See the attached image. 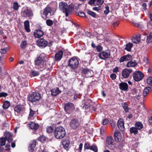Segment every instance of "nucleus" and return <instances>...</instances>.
Segmentation results:
<instances>
[{"label": "nucleus", "instance_id": "nucleus-14", "mask_svg": "<svg viewBox=\"0 0 152 152\" xmlns=\"http://www.w3.org/2000/svg\"><path fill=\"white\" fill-rule=\"evenodd\" d=\"M132 72L131 69H128L126 68L124 69L122 72L123 77L125 78H127L130 74Z\"/></svg>", "mask_w": 152, "mask_h": 152}, {"label": "nucleus", "instance_id": "nucleus-31", "mask_svg": "<svg viewBox=\"0 0 152 152\" xmlns=\"http://www.w3.org/2000/svg\"><path fill=\"white\" fill-rule=\"evenodd\" d=\"M135 126L138 130H141L143 128V125L140 122H138L135 124Z\"/></svg>", "mask_w": 152, "mask_h": 152}, {"label": "nucleus", "instance_id": "nucleus-25", "mask_svg": "<svg viewBox=\"0 0 152 152\" xmlns=\"http://www.w3.org/2000/svg\"><path fill=\"white\" fill-rule=\"evenodd\" d=\"M37 142L36 140H33L30 143L28 148L29 150L32 152L34 150V148L35 147Z\"/></svg>", "mask_w": 152, "mask_h": 152}, {"label": "nucleus", "instance_id": "nucleus-50", "mask_svg": "<svg viewBox=\"0 0 152 152\" xmlns=\"http://www.w3.org/2000/svg\"><path fill=\"white\" fill-rule=\"evenodd\" d=\"M91 146L88 143L86 142L84 145V148L85 149H89Z\"/></svg>", "mask_w": 152, "mask_h": 152}, {"label": "nucleus", "instance_id": "nucleus-61", "mask_svg": "<svg viewBox=\"0 0 152 152\" xmlns=\"http://www.w3.org/2000/svg\"><path fill=\"white\" fill-rule=\"evenodd\" d=\"M119 24V23L118 21H116L113 23V25L114 27L117 26Z\"/></svg>", "mask_w": 152, "mask_h": 152}, {"label": "nucleus", "instance_id": "nucleus-1", "mask_svg": "<svg viewBox=\"0 0 152 152\" xmlns=\"http://www.w3.org/2000/svg\"><path fill=\"white\" fill-rule=\"evenodd\" d=\"M59 10L64 13L66 16L67 17L73 11L75 8L76 9L77 7L73 4H71L68 6L67 3L61 1L59 4Z\"/></svg>", "mask_w": 152, "mask_h": 152}, {"label": "nucleus", "instance_id": "nucleus-30", "mask_svg": "<svg viewBox=\"0 0 152 152\" xmlns=\"http://www.w3.org/2000/svg\"><path fill=\"white\" fill-rule=\"evenodd\" d=\"M151 91V88L150 87H146L143 91V94L144 97H145Z\"/></svg>", "mask_w": 152, "mask_h": 152}, {"label": "nucleus", "instance_id": "nucleus-29", "mask_svg": "<svg viewBox=\"0 0 152 152\" xmlns=\"http://www.w3.org/2000/svg\"><path fill=\"white\" fill-rule=\"evenodd\" d=\"M137 63L135 61H129L127 64L126 66L127 67H134L136 66Z\"/></svg>", "mask_w": 152, "mask_h": 152}, {"label": "nucleus", "instance_id": "nucleus-44", "mask_svg": "<svg viewBox=\"0 0 152 152\" xmlns=\"http://www.w3.org/2000/svg\"><path fill=\"white\" fill-rule=\"evenodd\" d=\"M90 72V71L89 70L87 69H82V73L85 75L88 74Z\"/></svg>", "mask_w": 152, "mask_h": 152}, {"label": "nucleus", "instance_id": "nucleus-8", "mask_svg": "<svg viewBox=\"0 0 152 152\" xmlns=\"http://www.w3.org/2000/svg\"><path fill=\"white\" fill-rule=\"evenodd\" d=\"M69 125L71 129L75 130L79 127L80 122L77 119H73L71 120Z\"/></svg>", "mask_w": 152, "mask_h": 152}, {"label": "nucleus", "instance_id": "nucleus-4", "mask_svg": "<svg viewBox=\"0 0 152 152\" xmlns=\"http://www.w3.org/2000/svg\"><path fill=\"white\" fill-rule=\"evenodd\" d=\"M28 100L31 102L39 101L41 98V94L37 92H33L29 94L28 96Z\"/></svg>", "mask_w": 152, "mask_h": 152}, {"label": "nucleus", "instance_id": "nucleus-20", "mask_svg": "<svg viewBox=\"0 0 152 152\" xmlns=\"http://www.w3.org/2000/svg\"><path fill=\"white\" fill-rule=\"evenodd\" d=\"M128 85L125 82H121L119 83V87L120 89L124 91H127L128 89Z\"/></svg>", "mask_w": 152, "mask_h": 152}, {"label": "nucleus", "instance_id": "nucleus-63", "mask_svg": "<svg viewBox=\"0 0 152 152\" xmlns=\"http://www.w3.org/2000/svg\"><path fill=\"white\" fill-rule=\"evenodd\" d=\"M3 58H4L3 57V55H2L0 57V63L1 64H3V63L2 61V60L3 59Z\"/></svg>", "mask_w": 152, "mask_h": 152}, {"label": "nucleus", "instance_id": "nucleus-27", "mask_svg": "<svg viewBox=\"0 0 152 152\" xmlns=\"http://www.w3.org/2000/svg\"><path fill=\"white\" fill-rule=\"evenodd\" d=\"M140 36L141 34H140L139 35L136 36L135 37H133L132 39V42L135 43H137L140 42Z\"/></svg>", "mask_w": 152, "mask_h": 152}, {"label": "nucleus", "instance_id": "nucleus-26", "mask_svg": "<svg viewBox=\"0 0 152 152\" xmlns=\"http://www.w3.org/2000/svg\"><path fill=\"white\" fill-rule=\"evenodd\" d=\"M62 144L64 148L67 151L70 144L69 141L68 140H64L62 142Z\"/></svg>", "mask_w": 152, "mask_h": 152}, {"label": "nucleus", "instance_id": "nucleus-48", "mask_svg": "<svg viewBox=\"0 0 152 152\" xmlns=\"http://www.w3.org/2000/svg\"><path fill=\"white\" fill-rule=\"evenodd\" d=\"M104 1V0H96V4L99 5L103 4Z\"/></svg>", "mask_w": 152, "mask_h": 152}, {"label": "nucleus", "instance_id": "nucleus-19", "mask_svg": "<svg viewBox=\"0 0 152 152\" xmlns=\"http://www.w3.org/2000/svg\"><path fill=\"white\" fill-rule=\"evenodd\" d=\"M28 126L32 129L36 130L38 129L39 125L33 122H29L28 124Z\"/></svg>", "mask_w": 152, "mask_h": 152}, {"label": "nucleus", "instance_id": "nucleus-49", "mask_svg": "<svg viewBox=\"0 0 152 152\" xmlns=\"http://www.w3.org/2000/svg\"><path fill=\"white\" fill-rule=\"evenodd\" d=\"M38 139L39 140L41 141V142H43L46 140V138L45 137L42 136L40 137Z\"/></svg>", "mask_w": 152, "mask_h": 152}, {"label": "nucleus", "instance_id": "nucleus-7", "mask_svg": "<svg viewBox=\"0 0 152 152\" xmlns=\"http://www.w3.org/2000/svg\"><path fill=\"white\" fill-rule=\"evenodd\" d=\"M65 111L68 113H71L75 110V106L72 103L68 102L65 103L64 106Z\"/></svg>", "mask_w": 152, "mask_h": 152}, {"label": "nucleus", "instance_id": "nucleus-56", "mask_svg": "<svg viewBox=\"0 0 152 152\" xmlns=\"http://www.w3.org/2000/svg\"><path fill=\"white\" fill-rule=\"evenodd\" d=\"M142 6V7L143 9L145 10H146L147 9L146 7L147 6V4L146 3H143Z\"/></svg>", "mask_w": 152, "mask_h": 152}, {"label": "nucleus", "instance_id": "nucleus-53", "mask_svg": "<svg viewBox=\"0 0 152 152\" xmlns=\"http://www.w3.org/2000/svg\"><path fill=\"white\" fill-rule=\"evenodd\" d=\"M76 13L77 15H78L79 16H81V17H84L85 16V14L83 12H80L79 13H77V12H76Z\"/></svg>", "mask_w": 152, "mask_h": 152}, {"label": "nucleus", "instance_id": "nucleus-11", "mask_svg": "<svg viewBox=\"0 0 152 152\" xmlns=\"http://www.w3.org/2000/svg\"><path fill=\"white\" fill-rule=\"evenodd\" d=\"M48 44V42L45 39L41 38L37 41V44L39 47L45 48L46 47Z\"/></svg>", "mask_w": 152, "mask_h": 152}, {"label": "nucleus", "instance_id": "nucleus-52", "mask_svg": "<svg viewBox=\"0 0 152 152\" xmlns=\"http://www.w3.org/2000/svg\"><path fill=\"white\" fill-rule=\"evenodd\" d=\"M8 95V94L5 92H1L0 93V97H5Z\"/></svg>", "mask_w": 152, "mask_h": 152}, {"label": "nucleus", "instance_id": "nucleus-23", "mask_svg": "<svg viewBox=\"0 0 152 152\" xmlns=\"http://www.w3.org/2000/svg\"><path fill=\"white\" fill-rule=\"evenodd\" d=\"M51 95L53 96H56L61 93V91L59 90L58 88H53L51 90Z\"/></svg>", "mask_w": 152, "mask_h": 152}, {"label": "nucleus", "instance_id": "nucleus-54", "mask_svg": "<svg viewBox=\"0 0 152 152\" xmlns=\"http://www.w3.org/2000/svg\"><path fill=\"white\" fill-rule=\"evenodd\" d=\"M110 77L112 80H114L116 79V75L115 74L113 73L110 75Z\"/></svg>", "mask_w": 152, "mask_h": 152}, {"label": "nucleus", "instance_id": "nucleus-13", "mask_svg": "<svg viewBox=\"0 0 152 152\" xmlns=\"http://www.w3.org/2000/svg\"><path fill=\"white\" fill-rule=\"evenodd\" d=\"M14 109L15 112L18 113H20L24 111L25 110L24 107L21 105H16L14 107Z\"/></svg>", "mask_w": 152, "mask_h": 152}, {"label": "nucleus", "instance_id": "nucleus-43", "mask_svg": "<svg viewBox=\"0 0 152 152\" xmlns=\"http://www.w3.org/2000/svg\"><path fill=\"white\" fill-rule=\"evenodd\" d=\"M31 73L33 76H36L39 75V73L38 71L35 70H32Z\"/></svg>", "mask_w": 152, "mask_h": 152}, {"label": "nucleus", "instance_id": "nucleus-5", "mask_svg": "<svg viewBox=\"0 0 152 152\" xmlns=\"http://www.w3.org/2000/svg\"><path fill=\"white\" fill-rule=\"evenodd\" d=\"M106 144L107 146L110 150H113L116 148V144L114 142V140L111 136L107 137Z\"/></svg>", "mask_w": 152, "mask_h": 152}, {"label": "nucleus", "instance_id": "nucleus-62", "mask_svg": "<svg viewBox=\"0 0 152 152\" xmlns=\"http://www.w3.org/2000/svg\"><path fill=\"white\" fill-rule=\"evenodd\" d=\"M5 147L6 150H10V145L7 144L5 146Z\"/></svg>", "mask_w": 152, "mask_h": 152}, {"label": "nucleus", "instance_id": "nucleus-18", "mask_svg": "<svg viewBox=\"0 0 152 152\" xmlns=\"http://www.w3.org/2000/svg\"><path fill=\"white\" fill-rule=\"evenodd\" d=\"M132 58V56L129 54L124 55L121 57L119 59L120 63L123 62L125 61H128Z\"/></svg>", "mask_w": 152, "mask_h": 152}, {"label": "nucleus", "instance_id": "nucleus-46", "mask_svg": "<svg viewBox=\"0 0 152 152\" xmlns=\"http://www.w3.org/2000/svg\"><path fill=\"white\" fill-rule=\"evenodd\" d=\"M30 112L28 118L29 119H31L33 116L35 112L31 108H30Z\"/></svg>", "mask_w": 152, "mask_h": 152}, {"label": "nucleus", "instance_id": "nucleus-45", "mask_svg": "<svg viewBox=\"0 0 152 152\" xmlns=\"http://www.w3.org/2000/svg\"><path fill=\"white\" fill-rule=\"evenodd\" d=\"M46 23L47 25L49 26H52L53 24V21L51 20L48 19L46 20Z\"/></svg>", "mask_w": 152, "mask_h": 152}, {"label": "nucleus", "instance_id": "nucleus-12", "mask_svg": "<svg viewBox=\"0 0 152 152\" xmlns=\"http://www.w3.org/2000/svg\"><path fill=\"white\" fill-rule=\"evenodd\" d=\"M63 52L62 50H58L55 56V60L56 61L61 60L63 57Z\"/></svg>", "mask_w": 152, "mask_h": 152}, {"label": "nucleus", "instance_id": "nucleus-39", "mask_svg": "<svg viewBox=\"0 0 152 152\" xmlns=\"http://www.w3.org/2000/svg\"><path fill=\"white\" fill-rule=\"evenodd\" d=\"M87 12L89 15H91L94 18H96V15L95 12L89 10H87Z\"/></svg>", "mask_w": 152, "mask_h": 152}, {"label": "nucleus", "instance_id": "nucleus-57", "mask_svg": "<svg viewBox=\"0 0 152 152\" xmlns=\"http://www.w3.org/2000/svg\"><path fill=\"white\" fill-rule=\"evenodd\" d=\"M118 71V67H116L115 68H114L113 70V72L117 73Z\"/></svg>", "mask_w": 152, "mask_h": 152}, {"label": "nucleus", "instance_id": "nucleus-37", "mask_svg": "<svg viewBox=\"0 0 152 152\" xmlns=\"http://www.w3.org/2000/svg\"><path fill=\"white\" fill-rule=\"evenodd\" d=\"M6 139L5 138L1 137L0 138V145L1 146H4L5 145Z\"/></svg>", "mask_w": 152, "mask_h": 152}, {"label": "nucleus", "instance_id": "nucleus-16", "mask_svg": "<svg viewBox=\"0 0 152 152\" xmlns=\"http://www.w3.org/2000/svg\"><path fill=\"white\" fill-rule=\"evenodd\" d=\"M33 15V13L31 10L28 9H26L23 12V16L24 17L30 18Z\"/></svg>", "mask_w": 152, "mask_h": 152}, {"label": "nucleus", "instance_id": "nucleus-58", "mask_svg": "<svg viewBox=\"0 0 152 152\" xmlns=\"http://www.w3.org/2000/svg\"><path fill=\"white\" fill-rule=\"evenodd\" d=\"M6 48L1 49V50L0 53H1L4 54L7 52Z\"/></svg>", "mask_w": 152, "mask_h": 152}, {"label": "nucleus", "instance_id": "nucleus-28", "mask_svg": "<svg viewBox=\"0 0 152 152\" xmlns=\"http://www.w3.org/2000/svg\"><path fill=\"white\" fill-rule=\"evenodd\" d=\"M24 27L26 31L28 32L30 31V30L29 28V21L28 20H26L24 23Z\"/></svg>", "mask_w": 152, "mask_h": 152}, {"label": "nucleus", "instance_id": "nucleus-42", "mask_svg": "<svg viewBox=\"0 0 152 152\" xmlns=\"http://www.w3.org/2000/svg\"><path fill=\"white\" fill-rule=\"evenodd\" d=\"M53 130V128L52 126H48L46 128V132L48 133H52Z\"/></svg>", "mask_w": 152, "mask_h": 152}, {"label": "nucleus", "instance_id": "nucleus-10", "mask_svg": "<svg viewBox=\"0 0 152 152\" xmlns=\"http://www.w3.org/2000/svg\"><path fill=\"white\" fill-rule=\"evenodd\" d=\"M43 14L46 18H49L50 16L53 15L52 12V9L49 6H47L44 9Z\"/></svg>", "mask_w": 152, "mask_h": 152}, {"label": "nucleus", "instance_id": "nucleus-33", "mask_svg": "<svg viewBox=\"0 0 152 152\" xmlns=\"http://www.w3.org/2000/svg\"><path fill=\"white\" fill-rule=\"evenodd\" d=\"M122 107L126 113L129 112L130 108L128 107L126 103L125 102L122 104Z\"/></svg>", "mask_w": 152, "mask_h": 152}, {"label": "nucleus", "instance_id": "nucleus-22", "mask_svg": "<svg viewBox=\"0 0 152 152\" xmlns=\"http://www.w3.org/2000/svg\"><path fill=\"white\" fill-rule=\"evenodd\" d=\"M44 34L43 32L41 30L38 29L35 31L34 32V36L37 38H40Z\"/></svg>", "mask_w": 152, "mask_h": 152}, {"label": "nucleus", "instance_id": "nucleus-15", "mask_svg": "<svg viewBox=\"0 0 152 152\" xmlns=\"http://www.w3.org/2000/svg\"><path fill=\"white\" fill-rule=\"evenodd\" d=\"M117 125L118 128L121 131L124 129V123L123 120L122 118H120L118 121Z\"/></svg>", "mask_w": 152, "mask_h": 152}, {"label": "nucleus", "instance_id": "nucleus-59", "mask_svg": "<svg viewBox=\"0 0 152 152\" xmlns=\"http://www.w3.org/2000/svg\"><path fill=\"white\" fill-rule=\"evenodd\" d=\"M143 61L146 64L149 63V61L148 58L146 57H144L143 58Z\"/></svg>", "mask_w": 152, "mask_h": 152}, {"label": "nucleus", "instance_id": "nucleus-3", "mask_svg": "<svg viewBox=\"0 0 152 152\" xmlns=\"http://www.w3.org/2000/svg\"><path fill=\"white\" fill-rule=\"evenodd\" d=\"M65 134L64 129L61 126L56 128L54 132V136L58 139L62 138L65 136Z\"/></svg>", "mask_w": 152, "mask_h": 152}, {"label": "nucleus", "instance_id": "nucleus-24", "mask_svg": "<svg viewBox=\"0 0 152 152\" xmlns=\"http://www.w3.org/2000/svg\"><path fill=\"white\" fill-rule=\"evenodd\" d=\"M4 138H5L6 140H7L9 143L11 142L13 140L12 134L10 132L6 133V136Z\"/></svg>", "mask_w": 152, "mask_h": 152}, {"label": "nucleus", "instance_id": "nucleus-40", "mask_svg": "<svg viewBox=\"0 0 152 152\" xmlns=\"http://www.w3.org/2000/svg\"><path fill=\"white\" fill-rule=\"evenodd\" d=\"M20 6L18 3L17 2H15L13 3V8L15 10H17Z\"/></svg>", "mask_w": 152, "mask_h": 152}, {"label": "nucleus", "instance_id": "nucleus-55", "mask_svg": "<svg viewBox=\"0 0 152 152\" xmlns=\"http://www.w3.org/2000/svg\"><path fill=\"white\" fill-rule=\"evenodd\" d=\"M109 122V120L107 119H105L103 120L102 123L103 125H106Z\"/></svg>", "mask_w": 152, "mask_h": 152}, {"label": "nucleus", "instance_id": "nucleus-17", "mask_svg": "<svg viewBox=\"0 0 152 152\" xmlns=\"http://www.w3.org/2000/svg\"><path fill=\"white\" fill-rule=\"evenodd\" d=\"M114 137L116 142H119L121 139V134L118 131L115 132L114 134Z\"/></svg>", "mask_w": 152, "mask_h": 152}, {"label": "nucleus", "instance_id": "nucleus-36", "mask_svg": "<svg viewBox=\"0 0 152 152\" xmlns=\"http://www.w3.org/2000/svg\"><path fill=\"white\" fill-rule=\"evenodd\" d=\"M10 105V102L8 101H6L4 102L3 107L4 109H7L9 107Z\"/></svg>", "mask_w": 152, "mask_h": 152}, {"label": "nucleus", "instance_id": "nucleus-38", "mask_svg": "<svg viewBox=\"0 0 152 152\" xmlns=\"http://www.w3.org/2000/svg\"><path fill=\"white\" fill-rule=\"evenodd\" d=\"M27 43L26 41L22 42L20 45V48L23 49H25L27 46Z\"/></svg>", "mask_w": 152, "mask_h": 152}, {"label": "nucleus", "instance_id": "nucleus-21", "mask_svg": "<svg viewBox=\"0 0 152 152\" xmlns=\"http://www.w3.org/2000/svg\"><path fill=\"white\" fill-rule=\"evenodd\" d=\"M110 55L106 52H102L99 53V57L100 58L105 60L107 58H109Z\"/></svg>", "mask_w": 152, "mask_h": 152}, {"label": "nucleus", "instance_id": "nucleus-60", "mask_svg": "<svg viewBox=\"0 0 152 152\" xmlns=\"http://www.w3.org/2000/svg\"><path fill=\"white\" fill-rule=\"evenodd\" d=\"M95 0H90L88 2V3L89 4H95Z\"/></svg>", "mask_w": 152, "mask_h": 152}, {"label": "nucleus", "instance_id": "nucleus-47", "mask_svg": "<svg viewBox=\"0 0 152 152\" xmlns=\"http://www.w3.org/2000/svg\"><path fill=\"white\" fill-rule=\"evenodd\" d=\"M146 80L147 83L151 86H152V77H149Z\"/></svg>", "mask_w": 152, "mask_h": 152}, {"label": "nucleus", "instance_id": "nucleus-35", "mask_svg": "<svg viewBox=\"0 0 152 152\" xmlns=\"http://www.w3.org/2000/svg\"><path fill=\"white\" fill-rule=\"evenodd\" d=\"M133 44L131 43H129L126 45L125 49L128 51H130L131 50V49L133 47Z\"/></svg>", "mask_w": 152, "mask_h": 152}, {"label": "nucleus", "instance_id": "nucleus-32", "mask_svg": "<svg viewBox=\"0 0 152 152\" xmlns=\"http://www.w3.org/2000/svg\"><path fill=\"white\" fill-rule=\"evenodd\" d=\"M146 42L148 44L152 42V31L150 33L149 35L147 36Z\"/></svg>", "mask_w": 152, "mask_h": 152}, {"label": "nucleus", "instance_id": "nucleus-34", "mask_svg": "<svg viewBox=\"0 0 152 152\" xmlns=\"http://www.w3.org/2000/svg\"><path fill=\"white\" fill-rule=\"evenodd\" d=\"M138 129L135 127H132L130 128V132L131 134H136L138 133Z\"/></svg>", "mask_w": 152, "mask_h": 152}, {"label": "nucleus", "instance_id": "nucleus-51", "mask_svg": "<svg viewBox=\"0 0 152 152\" xmlns=\"http://www.w3.org/2000/svg\"><path fill=\"white\" fill-rule=\"evenodd\" d=\"M96 48L97 51L99 52L102 50V47L100 45H98L96 46Z\"/></svg>", "mask_w": 152, "mask_h": 152}, {"label": "nucleus", "instance_id": "nucleus-64", "mask_svg": "<svg viewBox=\"0 0 152 152\" xmlns=\"http://www.w3.org/2000/svg\"><path fill=\"white\" fill-rule=\"evenodd\" d=\"M110 124L112 127L113 128L115 127V123L113 122V121L110 122Z\"/></svg>", "mask_w": 152, "mask_h": 152}, {"label": "nucleus", "instance_id": "nucleus-9", "mask_svg": "<svg viewBox=\"0 0 152 152\" xmlns=\"http://www.w3.org/2000/svg\"><path fill=\"white\" fill-rule=\"evenodd\" d=\"M144 74L141 72H135L133 75L134 80L136 81H138L141 80L143 77Z\"/></svg>", "mask_w": 152, "mask_h": 152}, {"label": "nucleus", "instance_id": "nucleus-2", "mask_svg": "<svg viewBox=\"0 0 152 152\" xmlns=\"http://www.w3.org/2000/svg\"><path fill=\"white\" fill-rule=\"evenodd\" d=\"M45 55L42 53L34 61L35 65L39 66L38 68L40 70H42L45 69V67L44 65Z\"/></svg>", "mask_w": 152, "mask_h": 152}, {"label": "nucleus", "instance_id": "nucleus-6", "mask_svg": "<svg viewBox=\"0 0 152 152\" xmlns=\"http://www.w3.org/2000/svg\"><path fill=\"white\" fill-rule=\"evenodd\" d=\"M78 64L79 62L77 58H72L69 61L68 66L71 69L74 70L77 68Z\"/></svg>", "mask_w": 152, "mask_h": 152}, {"label": "nucleus", "instance_id": "nucleus-41", "mask_svg": "<svg viewBox=\"0 0 152 152\" xmlns=\"http://www.w3.org/2000/svg\"><path fill=\"white\" fill-rule=\"evenodd\" d=\"M89 149L92 150L94 152H98L97 148L95 145H91Z\"/></svg>", "mask_w": 152, "mask_h": 152}]
</instances>
